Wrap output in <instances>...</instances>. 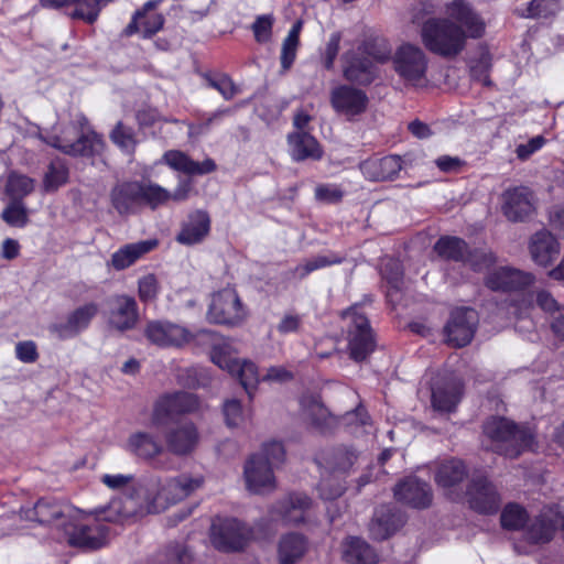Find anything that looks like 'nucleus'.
<instances>
[{
  "instance_id": "f257e3e1",
  "label": "nucleus",
  "mask_w": 564,
  "mask_h": 564,
  "mask_svg": "<svg viewBox=\"0 0 564 564\" xmlns=\"http://www.w3.org/2000/svg\"><path fill=\"white\" fill-rule=\"evenodd\" d=\"M445 18H430L421 29L423 45L431 53L453 58L465 48L468 39L485 35L486 22L467 0H449L444 4Z\"/></svg>"
},
{
  "instance_id": "f03ea898",
  "label": "nucleus",
  "mask_w": 564,
  "mask_h": 564,
  "mask_svg": "<svg viewBox=\"0 0 564 564\" xmlns=\"http://www.w3.org/2000/svg\"><path fill=\"white\" fill-rule=\"evenodd\" d=\"M132 499L127 498L113 499L109 506L102 510L97 518L91 519L87 523L76 522L74 517L70 518L64 533L67 542L72 546L97 550L107 544L109 529L101 521L118 522L130 518L135 512L132 508Z\"/></svg>"
},
{
  "instance_id": "7ed1b4c3",
  "label": "nucleus",
  "mask_w": 564,
  "mask_h": 564,
  "mask_svg": "<svg viewBox=\"0 0 564 564\" xmlns=\"http://www.w3.org/2000/svg\"><path fill=\"white\" fill-rule=\"evenodd\" d=\"M484 434L491 441L492 452L509 458H517L533 444V435L529 429L506 417L492 416L487 420Z\"/></svg>"
},
{
  "instance_id": "20e7f679",
  "label": "nucleus",
  "mask_w": 564,
  "mask_h": 564,
  "mask_svg": "<svg viewBox=\"0 0 564 564\" xmlns=\"http://www.w3.org/2000/svg\"><path fill=\"white\" fill-rule=\"evenodd\" d=\"M427 57L422 48L405 43L394 53L393 66L397 74L409 85L425 86L427 83Z\"/></svg>"
},
{
  "instance_id": "39448f33",
  "label": "nucleus",
  "mask_w": 564,
  "mask_h": 564,
  "mask_svg": "<svg viewBox=\"0 0 564 564\" xmlns=\"http://www.w3.org/2000/svg\"><path fill=\"white\" fill-rule=\"evenodd\" d=\"M251 538V530L235 518H216L210 527V542L225 553L239 552Z\"/></svg>"
},
{
  "instance_id": "423d86ee",
  "label": "nucleus",
  "mask_w": 564,
  "mask_h": 564,
  "mask_svg": "<svg viewBox=\"0 0 564 564\" xmlns=\"http://www.w3.org/2000/svg\"><path fill=\"white\" fill-rule=\"evenodd\" d=\"M343 317L348 322L349 356L357 362L362 361L376 347L369 321L356 306L345 311Z\"/></svg>"
},
{
  "instance_id": "0eeeda50",
  "label": "nucleus",
  "mask_w": 564,
  "mask_h": 564,
  "mask_svg": "<svg viewBox=\"0 0 564 564\" xmlns=\"http://www.w3.org/2000/svg\"><path fill=\"white\" fill-rule=\"evenodd\" d=\"M207 316L210 322L237 325L247 316V310L234 288H225L213 294Z\"/></svg>"
},
{
  "instance_id": "6e6552de",
  "label": "nucleus",
  "mask_w": 564,
  "mask_h": 564,
  "mask_svg": "<svg viewBox=\"0 0 564 564\" xmlns=\"http://www.w3.org/2000/svg\"><path fill=\"white\" fill-rule=\"evenodd\" d=\"M74 510L65 503L54 499H40L33 507H22L20 518L26 521H33L42 525L54 524L56 528L65 530Z\"/></svg>"
},
{
  "instance_id": "1a4fd4ad",
  "label": "nucleus",
  "mask_w": 564,
  "mask_h": 564,
  "mask_svg": "<svg viewBox=\"0 0 564 564\" xmlns=\"http://www.w3.org/2000/svg\"><path fill=\"white\" fill-rule=\"evenodd\" d=\"M143 333L151 344L163 348H180L194 339V335L189 329L166 319L148 322Z\"/></svg>"
},
{
  "instance_id": "9d476101",
  "label": "nucleus",
  "mask_w": 564,
  "mask_h": 564,
  "mask_svg": "<svg viewBox=\"0 0 564 564\" xmlns=\"http://www.w3.org/2000/svg\"><path fill=\"white\" fill-rule=\"evenodd\" d=\"M98 313L99 305L95 302H87L69 312L64 322L52 324L48 330L61 340L75 338L89 328Z\"/></svg>"
},
{
  "instance_id": "9b49d317",
  "label": "nucleus",
  "mask_w": 564,
  "mask_h": 564,
  "mask_svg": "<svg viewBox=\"0 0 564 564\" xmlns=\"http://www.w3.org/2000/svg\"><path fill=\"white\" fill-rule=\"evenodd\" d=\"M199 408L198 399L189 392H176L162 397L154 405L152 423L155 426L167 424L176 415L191 413Z\"/></svg>"
},
{
  "instance_id": "f8f14e48",
  "label": "nucleus",
  "mask_w": 564,
  "mask_h": 564,
  "mask_svg": "<svg viewBox=\"0 0 564 564\" xmlns=\"http://www.w3.org/2000/svg\"><path fill=\"white\" fill-rule=\"evenodd\" d=\"M534 210V194L528 186H513L502 192L501 212L509 221H524Z\"/></svg>"
},
{
  "instance_id": "ddd939ff",
  "label": "nucleus",
  "mask_w": 564,
  "mask_h": 564,
  "mask_svg": "<svg viewBox=\"0 0 564 564\" xmlns=\"http://www.w3.org/2000/svg\"><path fill=\"white\" fill-rule=\"evenodd\" d=\"M478 325L477 312L473 308H457L451 313L444 332L447 343L454 347H464L474 338Z\"/></svg>"
},
{
  "instance_id": "4468645a",
  "label": "nucleus",
  "mask_w": 564,
  "mask_h": 564,
  "mask_svg": "<svg viewBox=\"0 0 564 564\" xmlns=\"http://www.w3.org/2000/svg\"><path fill=\"white\" fill-rule=\"evenodd\" d=\"M470 509L480 514H495L501 503L500 496L495 486L485 477L474 478L465 492Z\"/></svg>"
},
{
  "instance_id": "2eb2a0df",
  "label": "nucleus",
  "mask_w": 564,
  "mask_h": 564,
  "mask_svg": "<svg viewBox=\"0 0 564 564\" xmlns=\"http://www.w3.org/2000/svg\"><path fill=\"white\" fill-rule=\"evenodd\" d=\"M562 514L555 507H544L533 519L528 520L524 539L531 544H545L552 541L560 527Z\"/></svg>"
},
{
  "instance_id": "dca6fc26",
  "label": "nucleus",
  "mask_w": 564,
  "mask_h": 564,
  "mask_svg": "<svg viewBox=\"0 0 564 564\" xmlns=\"http://www.w3.org/2000/svg\"><path fill=\"white\" fill-rule=\"evenodd\" d=\"M162 0H150L143 4L141 9H138L131 21L124 28L122 34L124 36H131L135 33H140L143 39H151L158 32H160L165 23L164 15L156 12V8Z\"/></svg>"
},
{
  "instance_id": "f3484780",
  "label": "nucleus",
  "mask_w": 564,
  "mask_h": 564,
  "mask_svg": "<svg viewBox=\"0 0 564 564\" xmlns=\"http://www.w3.org/2000/svg\"><path fill=\"white\" fill-rule=\"evenodd\" d=\"M369 99L367 94L350 85H339L330 91V105L333 109L345 116L348 120L364 113L367 110Z\"/></svg>"
},
{
  "instance_id": "a211bd4d",
  "label": "nucleus",
  "mask_w": 564,
  "mask_h": 564,
  "mask_svg": "<svg viewBox=\"0 0 564 564\" xmlns=\"http://www.w3.org/2000/svg\"><path fill=\"white\" fill-rule=\"evenodd\" d=\"M437 254L444 259L453 261H468L475 270H481L484 265L492 262L490 256L486 253H470L467 243L457 237H442L434 246Z\"/></svg>"
},
{
  "instance_id": "6ab92c4d",
  "label": "nucleus",
  "mask_w": 564,
  "mask_h": 564,
  "mask_svg": "<svg viewBox=\"0 0 564 564\" xmlns=\"http://www.w3.org/2000/svg\"><path fill=\"white\" fill-rule=\"evenodd\" d=\"M343 76L346 80L368 86L378 77L377 65L368 57L361 56L354 50L347 51L341 56Z\"/></svg>"
},
{
  "instance_id": "aec40b11",
  "label": "nucleus",
  "mask_w": 564,
  "mask_h": 564,
  "mask_svg": "<svg viewBox=\"0 0 564 564\" xmlns=\"http://www.w3.org/2000/svg\"><path fill=\"white\" fill-rule=\"evenodd\" d=\"M203 485V476L181 474L160 484L155 500L158 502L175 503L187 498Z\"/></svg>"
},
{
  "instance_id": "412c9836",
  "label": "nucleus",
  "mask_w": 564,
  "mask_h": 564,
  "mask_svg": "<svg viewBox=\"0 0 564 564\" xmlns=\"http://www.w3.org/2000/svg\"><path fill=\"white\" fill-rule=\"evenodd\" d=\"M535 281V278L530 272L512 268H499L494 270L485 278V284L492 291L513 292L522 291Z\"/></svg>"
},
{
  "instance_id": "4be33fe9",
  "label": "nucleus",
  "mask_w": 564,
  "mask_h": 564,
  "mask_svg": "<svg viewBox=\"0 0 564 564\" xmlns=\"http://www.w3.org/2000/svg\"><path fill=\"white\" fill-rule=\"evenodd\" d=\"M394 498L412 508L425 509L431 506L433 492L431 486L416 477H408L395 485Z\"/></svg>"
},
{
  "instance_id": "5701e85b",
  "label": "nucleus",
  "mask_w": 564,
  "mask_h": 564,
  "mask_svg": "<svg viewBox=\"0 0 564 564\" xmlns=\"http://www.w3.org/2000/svg\"><path fill=\"white\" fill-rule=\"evenodd\" d=\"M139 321V308L134 297L121 294L112 299L108 314V325L118 332L130 330Z\"/></svg>"
},
{
  "instance_id": "b1692460",
  "label": "nucleus",
  "mask_w": 564,
  "mask_h": 564,
  "mask_svg": "<svg viewBox=\"0 0 564 564\" xmlns=\"http://www.w3.org/2000/svg\"><path fill=\"white\" fill-rule=\"evenodd\" d=\"M247 488L254 494H264L275 488L273 468L262 457L251 456L245 466Z\"/></svg>"
},
{
  "instance_id": "393cba45",
  "label": "nucleus",
  "mask_w": 564,
  "mask_h": 564,
  "mask_svg": "<svg viewBox=\"0 0 564 564\" xmlns=\"http://www.w3.org/2000/svg\"><path fill=\"white\" fill-rule=\"evenodd\" d=\"M402 159L399 155L371 158L360 163L364 176L372 182L394 180L402 170Z\"/></svg>"
},
{
  "instance_id": "a878e982",
  "label": "nucleus",
  "mask_w": 564,
  "mask_h": 564,
  "mask_svg": "<svg viewBox=\"0 0 564 564\" xmlns=\"http://www.w3.org/2000/svg\"><path fill=\"white\" fill-rule=\"evenodd\" d=\"M161 161L173 171L186 175H205L216 171L217 169V165L213 159L207 158L203 162H196L192 160L185 152L180 150L166 151L163 154Z\"/></svg>"
},
{
  "instance_id": "bb28decb",
  "label": "nucleus",
  "mask_w": 564,
  "mask_h": 564,
  "mask_svg": "<svg viewBox=\"0 0 564 564\" xmlns=\"http://www.w3.org/2000/svg\"><path fill=\"white\" fill-rule=\"evenodd\" d=\"M158 246L159 240L155 238L127 243L111 254L108 265L116 271L126 270L153 251Z\"/></svg>"
},
{
  "instance_id": "cd10ccee",
  "label": "nucleus",
  "mask_w": 564,
  "mask_h": 564,
  "mask_svg": "<svg viewBox=\"0 0 564 564\" xmlns=\"http://www.w3.org/2000/svg\"><path fill=\"white\" fill-rule=\"evenodd\" d=\"M467 477L465 464L457 458H451L442 462L434 475L436 485L444 490V494L452 500H456L459 495H455L454 489Z\"/></svg>"
},
{
  "instance_id": "c85d7f7f",
  "label": "nucleus",
  "mask_w": 564,
  "mask_h": 564,
  "mask_svg": "<svg viewBox=\"0 0 564 564\" xmlns=\"http://www.w3.org/2000/svg\"><path fill=\"white\" fill-rule=\"evenodd\" d=\"M532 260L541 267H549L558 258L561 246L557 239L546 230L535 232L529 242Z\"/></svg>"
},
{
  "instance_id": "c756f323",
  "label": "nucleus",
  "mask_w": 564,
  "mask_h": 564,
  "mask_svg": "<svg viewBox=\"0 0 564 564\" xmlns=\"http://www.w3.org/2000/svg\"><path fill=\"white\" fill-rule=\"evenodd\" d=\"M171 453L184 456L191 454L197 446L199 435L193 423L186 422L171 430L165 436Z\"/></svg>"
},
{
  "instance_id": "7c9ffc66",
  "label": "nucleus",
  "mask_w": 564,
  "mask_h": 564,
  "mask_svg": "<svg viewBox=\"0 0 564 564\" xmlns=\"http://www.w3.org/2000/svg\"><path fill=\"white\" fill-rule=\"evenodd\" d=\"M106 142L102 135L95 130L84 131L77 134L74 143H67L64 148V154L82 158H98L106 150Z\"/></svg>"
},
{
  "instance_id": "2f4dec72",
  "label": "nucleus",
  "mask_w": 564,
  "mask_h": 564,
  "mask_svg": "<svg viewBox=\"0 0 564 564\" xmlns=\"http://www.w3.org/2000/svg\"><path fill=\"white\" fill-rule=\"evenodd\" d=\"M312 499L302 492H293L278 503L276 512L288 524H299L312 508Z\"/></svg>"
},
{
  "instance_id": "473e14b6",
  "label": "nucleus",
  "mask_w": 564,
  "mask_h": 564,
  "mask_svg": "<svg viewBox=\"0 0 564 564\" xmlns=\"http://www.w3.org/2000/svg\"><path fill=\"white\" fill-rule=\"evenodd\" d=\"M210 230L209 215L204 210H196L191 214L187 221L182 226L176 240L182 245L192 246L199 243Z\"/></svg>"
},
{
  "instance_id": "72a5a7b5",
  "label": "nucleus",
  "mask_w": 564,
  "mask_h": 564,
  "mask_svg": "<svg viewBox=\"0 0 564 564\" xmlns=\"http://www.w3.org/2000/svg\"><path fill=\"white\" fill-rule=\"evenodd\" d=\"M126 449L140 459L152 460L164 452V446L154 435L135 432L128 437Z\"/></svg>"
},
{
  "instance_id": "f704fd0d",
  "label": "nucleus",
  "mask_w": 564,
  "mask_h": 564,
  "mask_svg": "<svg viewBox=\"0 0 564 564\" xmlns=\"http://www.w3.org/2000/svg\"><path fill=\"white\" fill-rule=\"evenodd\" d=\"M403 522L401 514L393 512L388 506H382L376 511L369 531L375 540L383 541L399 530Z\"/></svg>"
},
{
  "instance_id": "c9c22d12",
  "label": "nucleus",
  "mask_w": 564,
  "mask_h": 564,
  "mask_svg": "<svg viewBox=\"0 0 564 564\" xmlns=\"http://www.w3.org/2000/svg\"><path fill=\"white\" fill-rule=\"evenodd\" d=\"M140 182H124L110 193L111 204L120 215L132 214L140 202Z\"/></svg>"
},
{
  "instance_id": "e433bc0d",
  "label": "nucleus",
  "mask_w": 564,
  "mask_h": 564,
  "mask_svg": "<svg viewBox=\"0 0 564 564\" xmlns=\"http://www.w3.org/2000/svg\"><path fill=\"white\" fill-rule=\"evenodd\" d=\"M291 155L295 161L318 160L323 151L316 139L305 131H296L288 138Z\"/></svg>"
},
{
  "instance_id": "4c0bfd02",
  "label": "nucleus",
  "mask_w": 564,
  "mask_h": 564,
  "mask_svg": "<svg viewBox=\"0 0 564 564\" xmlns=\"http://www.w3.org/2000/svg\"><path fill=\"white\" fill-rule=\"evenodd\" d=\"M459 399L460 388L452 380L436 381L432 387V405L436 411H454Z\"/></svg>"
},
{
  "instance_id": "58836bf2",
  "label": "nucleus",
  "mask_w": 564,
  "mask_h": 564,
  "mask_svg": "<svg viewBox=\"0 0 564 564\" xmlns=\"http://www.w3.org/2000/svg\"><path fill=\"white\" fill-rule=\"evenodd\" d=\"M343 556L348 564H376L377 555L362 539L348 536L343 543Z\"/></svg>"
},
{
  "instance_id": "ea45409f",
  "label": "nucleus",
  "mask_w": 564,
  "mask_h": 564,
  "mask_svg": "<svg viewBox=\"0 0 564 564\" xmlns=\"http://www.w3.org/2000/svg\"><path fill=\"white\" fill-rule=\"evenodd\" d=\"M306 540L302 534L289 533L282 536L279 544L281 564H294L306 551Z\"/></svg>"
},
{
  "instance_id": "a19ab883",
  "label": "nucleus",
  "mask_w": 564,
  "mask_h": 564,
  "mask_svg": "<svg viewBox=\"0 0 564 564\" xmlns=\"http://www.w3.org/2000/svg\"><path fill=\"white\" fill-rule=\"evenodd\" d=\"M228 372L236 375L248 395L251 398L259 383L257 366L248 360L227 361Z\"/></svg>"
},
{
  "instance_id": "79ce46f5",
  "label": "nucleus",
  "mask_w": 564,
  "mask_h": 564,
  "mask_svg": "<svg viewBox=\"0 0 564 564\" xmlns=\"http://www.w3.org/2000/svg\"><path fill=\"white\" fill-rule=\"evenodd\" d=\"M109 139L121 152L128 155L135 152L139 143L135 130L123 121H118L115 124L109 132Z\"/></svg>"
},
{
  "instance_id": "37998d69",
  "label": "nucleus",
  "mask_w": 564,
  "mask_h": 564,
  "mask_svg": "<svg viewBox=\"0 0 564 564\" xmlns=\"http://www.w3.org/2000/svg\"><path fill=\"white\" fill-rule=\"evenodd\" d=\"M69 178V169L66 162L56 158L51 161L43 178V187L46 192H55L65 185Z\"/></svg>"
},
{
  "instance_id": "c03bdc74",
  "label": "nucleus",
  "mask_w": 564,
  "mask_h": 564,
  "mask_svg": "<svg viewBox=\"0 0 564 564\" xmlns=\"http://www.w3.org/2000/svg\"><path fill=\"white\" fill-rule=\"evenodd\" d=\"M302 22L297 21L289 31L288 36L284 39L281 48V66L284 70L291 68L295 61L297 47L300 44V31Z\"/></svg>"
},
{
  "instance_id": "a18cd8bd",
  "label": "nucleus",
  "mask_w": 564,
  "mask_h": 564,
  "mask_svg": "<svg viewBox=\"0 0 564 564\" xmlns=\"http://www.w3.org/2000/svg\"><path fill=\"white\" fill-rule=\"evenodd\" d=\"M343 261L344 257L335 253H330L328 256H316L312 259L306 260L304 263L296 265L293 270V273L295 278L302 280L315 270L333 264H339Z\"/></svg>"
},
{
  "instance_id": "49530a36",
  "label": "nucleus",
  "mask_w": 564,
  "mask_h": 564,
  "mask_svg": "<svg viewBox=\"0 0 564 564\" xmlns=\"http://www.w3.org/2000/svg\"><path fill=\"white\" fill-rule=\"evenodd\" d=\"M140 202L153 209L170 200V191L152 182H140Z\"/></svg>"
},
{
  "instance_id": "de8ad7c7",
  "label": "nucleus",
  "mask_w": 564,
  "mask_h": 564,
  "mask_svg": "<svg viewBox=\"0 0 564 564\" xmlns=\"http://www.w3.org/2000/svg\"><path fill=\"white\" fill-rule=\"evenodd\" d=\"M204 79L207 86L216 89L225 100H231L240 93L239 87L234 83L231 77L225 73L215 75L205 74Z\"/></svg>"
},
{
  "instance_id": "09e8293b",
  "label": "nucleus",
  "mask_w": 564,
  "mask_h": 564,
  "mask_svg": "<svg viewBox=\"0 0 564 564\" xmlns=\"http://www.w3.org/2000/svg\"><path fill=\"white\" fill-rule=\"evenodd\" d=\"M34 189V181L22 174L11 173L8 176L6 191L13 200H21L23 197L32 193Z\"/></svg>"
},
{
  "instance_id": "8fccbe9b",
  "label": "nucleus",
  "mask_w": 564,
  "mask_h": 564,
  "mask_svg": "<svg viewBox=\"0 0 564 564\" xmlns=\"http://www.w3.org/2000/svg\"><path fill=\"white\" fill-rule=\"evenodd\" d=\"M501 525L508 530H520L528 522V513L517 503H509L500 516Z\"/></svg>"
},
{
  "instance_id": "3c124183",
  "label": "nucleus",
  "mask_w": 564,
  "mask_h": 564,
  "mask_svg": "<svg viewBox=\"0 0 564 564\" xmlns=\"http://www.w3.org/2000/svg\"><path fill=\"white\" fill-rule=\"evenodd\" d=\"M73 4L75 9L70 15L89 24L98 19L101 9L106 7L100 0H75Z\"/></svg>"
},
{
  "instance_id": "603ef678",
  "label": "nucleus",
  "mask_w": 564,
  "mask_h": 564,
  "mask_svg": "<svg viewBox=\"0 0 564 564\" xmlns=\"http://www.w3.org/2000/svg\"><path fill=\"white\" fill-rule=\"evenodd\" d=\"M356 458L355 452L346 447H338L328 454L325 460L328 467L334 471L345 473L351 468Z\"/></svg>"
},
{
  "instance_id": "864d4df0",
  "label": "nucleus",
  "mask_w": 564,
  "mask_h": 564,
  "mask_svg": "<svg viewBox=\"0 0 564 564\" xmlns=\"http://www.w3.org/2000/svg\"><path fill=\"white\" fill-rule=\"evenodd\" d=\"M560 10V0H531L527 8L525 18L547 19Z\"/></svg>"
},
{
  "instance_id": "5fc2aeb1",
  "label": "nucleus",
  "mask_w": 564,
  "mask_h": 564,
  "mask_svg": "<svg viewBox=\"0 0 564 564\" xmlns=\"http://www.w3.org/2000/svg\"><path fill=\"white\" fill-rule=\"evenodd\" d=\"M2 219L12 227H24L28 221V213L21 200H13L2 210Z\"/></svg>"
},
{
  "instance_id": "6e6d98bb",
  "label": "nucleus",
  "mask_w": 564,
  "mask_h": 564,
  "mask_svg": "<svg viewBox=\"0 0 564 564\" xmlns=\"http://www.w3.org/2000/svg\"><path fill=\"white\" fill-rule=\"evenodd\" d=\"M356 52L378 63H384L390 58V50H388L384 42L364 41Z\"/></svg>"
},
{
  "instance_id": "4d7b16f0",
  "label": "nucleus",
  "mask_w": 564,
  "mask_h": 564,
  "mask_svg": "<svg viewBox=\"0 0 564 564\" xmlns=\"http://www.w3.org/2000/svg\"><path fill=\"white\" fill-rule=\"evenodd\" d=\"M160 292V283L153 273L138 280V296L142 303L154 302Z\"/></svg>"
},
{
  "instance_id": "13d9d810",
  "label": "nucleus",
  "mask_w": 564,
  "mask_h": 564,
  "mask_svg": "<svg viewBox=\"0 0 564 564\" xmlns=\"http://www.w3.org/2000/svg\"><path fill=\"white\" fill-rule=\"evenodd\" d=\"M381 273L392 290H401L403 284V268L399 260L388 259L382 265Z\"/></svg>"
},
{
  "instance_id": "bf43d9fd",
  "label": "nucleus",
  "mask_w": 564,
  "mask_h": 564,
  "mask_svg": "<svg viewBox=\"0 0 564 564\" xmlns=\"http://www.w3.org/2000/svg\"><path fill=\"white\" fill-rule=\"evenodd\" d=\"M273 15H258L251 25L254 39L258 43H267L272 37Z\"/></svg>"
},
{
  "instance_id": "052dcab7",
  "label": "nucleus",
  "mask_w": 564,
  "mask_h": 564,
  "mask_svg": "<svg viewBox=\"0 0 564 564\" xmlns=\"http://www.w3.org/2000/svg\"><path fill=\"white\" fill-rule=\"evenodd\" d=\"M256 457H262L264 462H268L271 468L280 465L284 460L285 451L282 443L272 441L265 443L260 454H256Z\"/></svg>"
},
{
  "instance_id": "680f3d73",
  "label": "nucleus",
  "mask_w": 564,
  "mask_h": 564,
  "mask_svg": "<svg viewBox=\"0 0 564 564\" xmlns=\"http://www.w3.org/2000/svg\"><path fill=\"white\" fill-rule=\"evenodd\" d=\"M223 411H224L226 424L229 427L240 426L246 419V414L242 410V405H241L240 401L237 399L227 400L224 403Z\"/></svg>"
},
{
  "instance_id": "e2e57ef3",
  "label": "nucleus",
  "mask_w": 564,
  "mask_h": 564,
  "mask_svg": "<svg viewBox=\"0 0 564 564\" xmlns=\"http://www.w3.org/2000/svg\"><path fill=\"white\" fill-rule=\"evenodd\" d=\"M491 67L490 56L482 54L471 66L470 77L473 80L480 83L484 86H491L489 72Z\"/></svg>"
},
{
  "instance_id": "0e129e2a",
  "label": "nucleus",
  "mask_w": 564,
  "mask_h": 564,
  "mask_svg": "<svg viewBox=\"0 0 564 564\" xmlns=\"http://www.w3.org/2000/svg\"><path fill=\"white\" fill-rule=\"evenodd\" d=\"M303 326V316L295 312H286L276 324L275 328L280 335L297 334Z\"/></svg>"
},
{
  "instance_id": "69168bd1",
  "label": "nucleus",
  "mask_w": 564,
  "mask_h": 564,
  "mask_svg": "<svg viewBox=\"0 0 564 564\" xmlns=\"http://www.w3.org/2000/svg\"><path fill=\"white\" fill-rule=\"evenodd\" d=\"M340 40V32L337 31L332 33L322 54L323 66L328 70L333 69L334 67L335 59L339 52Z\"/></svg>"
},
{
  "instance_id": "338daca9",
  "label": "nucleus",
  "mask_w": 564,
  "mask_h": 564,
  "mask_svg": "<svg viewBox=\"0 0 564 564\" xmlns=\"http://www.w3.org/2000/svg\"><path fill=\"white\" fill-rule=\"evenodd\" d=\"M344 197V192L335 184H321L315 188V198L326 204L339 203Z\"/></svg>"
},
{
  "instance_id": "774afa93",
  "label": "nucleus",
  "mask_w": 564,
  "mask_h": 564,
  "mask_svg": "<svg viewBox=\"0 0 564 564\" xmlns=\"http://www.w3.org/2000/svg\"><path fill=\"white\" fill-rule=\"evenodd\" d=\"M162 557L159 560V564H189L192 562L191 554L180 544L169 546Z\"/></svg>"
}]
</instances>
